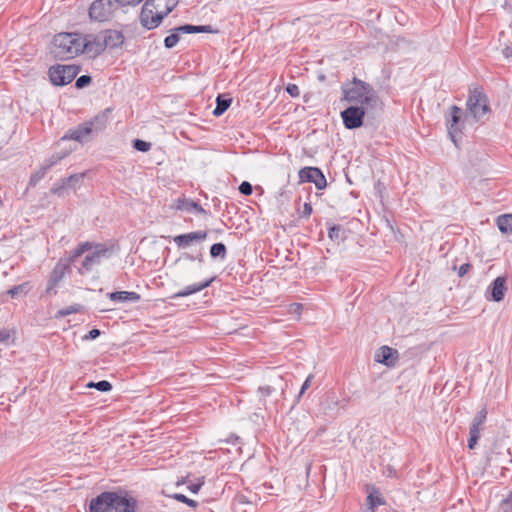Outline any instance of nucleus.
I'll use <instances>...</instances> for the list:
<instances>
[{"label": "nucleus", "instance_id": "obj_53", "mask_svg": "<svg viewBox=\"0 0 512 512\" xmlns=\"http://www.w3.org/2000/svg\"><path fill=\"white\" fill-rule=\"evenodd\" d=\"M183 257H184V259H186V260H189V261H195V255H192V254H189V253H184V254H183Z\"/></svg>", "mask_w": 512, "mask_h": 512}, {"label": "nucleus", "instance_id": "obj_47", "mask_svg": "<svg viewBox=\"0 0 512 512\" xmlns=\"http://www.w3.org/2000/svg\"><path fill=\"white\" fill-rule=\"evenodd\" d=\"M312 214V206L310 203L306 202L303 205V210L301 212V216L303 218H308Z\"/></svg>", "mask_w": 512, "mask_h": 512}, {"label": "nucleus", "instance_id": "obj_49", "mask_svg": "<svg viewBox=\"0 0 512 512\" xmlns=\"http://www.w3.org/2000/svg\"><path fill=\"white\" fill-rule=\"evenodd\" d=\"M472 268L471 264L469 263H464L462 264L460 267H459V270H458V275L459 277H463L464 275H466L469 270Z\"/></svg>", "mask_w": 512, "mask_h": 512}, {"label": "nucleus", "instance_id": "obj_31", "mask_svg": "<svg viewBox=\"0 0 512 512\" xmlns=\"http://www.w3.org/2000/svg\"><path fill=\"white\" fill-rule=\"evenodd\" d=\"M88 388H95L101 392H109L112 390V384L107 380H101L99 382H89L87 384Z\"/></svg>", "mask_w": 512, "mask_h": 512}, {"label": "nucleus", "instance_id": "obj_37", "mask_svg": "<svg viewBox=\"0 0 512 512\" xmlns=\"http://www.w3.org/2000/svg\"><path fill=\"white\" fill-rule=\"evenodd\" d=\"M91 81H92L91 76L81 75L80 77H78L76 79L75 86H76V88L81 89V88H84L87 85H89L91 83Z\"/></svg>", "mask_w": 512, "mask_h": 512}, {"label": "nucleus", "instance_id": "obj_2", "mask_svg": "<svg viewBox=\"0 0 512 512\" xmlns=\"http://www.w3.org/2000/svg\"><path fill=\"white\" fill-rule=\"evenodd\" d=\"M137 500L117 492H103L90 502V512H136Z\"/></svg>", "mask_w": 512, "mask_h": 512}, {"label": "nucleus", "instance_id": "obj_51", "mask_svg": "<svg viewBox=\"0 0 512 512\" xmlns=\"http://www.w3.org/2000/svg\"><path fill=\"white\" fill-rule=\"evenodd\" d=\"M10 332L6 329L0 330V343H6L10 339Z\"/></svg>", "mask_w": 512, "mask_h": 512}, {"label": "nucleus", "instance_id": "obj_33", "mask_svg": "<svg viewBox=\"0 0 512 512\" xmlns=\"http://www.w3.org/2000/svg\"><path fill=\"white\" fill-rule=\"evenodd\" d=\"M80 310H81V305L74 304V305H71L69 307L60 309L57 312V317H66L68 315H71V314H74V313H78V312H80Z\"/></svg>", "mask_w": 512, "mask_h": 512}, {"label": "nucleus", "instance_id": "obj_44", "mask_svg": "<svg viewBox=\"0 0 512 512\" xmlns=\"http://www.w3.org/2000/svg\"><path fill=\"white\" fill-rule=\"evenodd\" d=\"M142 1L143 0H114V2L120 6H136Z\"/></svg>", "mask_w": 512, "mask_h": 512}, {"label": "nucleus", "instance_id": "obj_5", "mask_svg": "<svg viewBox=\"0 0 512 512\" xmlns=\"http://www.w3.org/2000/svg\"><path fill=\"white\" fill-rule=\"evenodd\" d=\"M53 53L61 60L72 59L84 53L85 45L82 46V35L79 33L62 32L53 38Z\"/></svg>", "mask_w": 512, "mask_h": 512}, {"label": "nucleus", "instance_id": "obj_19", "mask_svg": "<svg viewBox=\"0 0 512 512\" xmlns=\"http://www.w3.org/2000/svg\"><path fill=\"white\" fill-rule=\"evenodd\" d=\"M375 360L388 367H393L398 360V351L388 346H382L376 352Z\"/></svg>", "mask_w": 512, "mask_h": 512}, {"label": "nucleus", "instance_id": "obj_6", "mask_svg": "<svg viewBox=\"0 0 512 512\" xmlns=\"http://www.w3.org/2000/svg\"><path fill=\"white\" fill-rule=\"evenodd\" d=\"M466 106L469 115H471L476 122L480 121L490 112L487 96L484 94L483 90L478 87L470 89Z\"/></svg>", "mask_w": 512, "mask_h": 512}, {"label": "nucleus", "instance_id": "obj_3", "mask_svg": "<svg viewBox=\"0 0 512 512\" xmlns=\"http://www.w3.org/2000/svg\"><path fill=\"white\" fill-rule=\"evenodd\" d=\"M178 3L179 0H146L139 15L140 24L147 30L159 27Z\"/></svg>", "mask_w": 512, "mask_h": 512}, {"label": "nucleus", "instance_id": "obj_21", "mask_svg": "<svg viewBox=\"0 0 512 512\" xmlns=\"http://www.w3.org/2000/svg\"><path fill=\"white\" fill-rule=\"evenodd\" d=\"M214 279L215 278L212 277L203 282L188 285L184 289L180 290L179 292L174 293L170 298L178 299V298L187 297L189 295L200 292V291L204 290L205 288L209 287L212 284V282L214 281Z\"/></svg>", "mask_w": 512, "mask_h": 512}, {"label": "nucleus", "instance_id": "obj_45", "mask_svg": "<svg viewBox=\"0 0 512 512\" xmlns=\"http://www.w3.org/2000/svg\"><path fill=\"white\" fill-rule=\"evenodd\" d=\"M482 426L483 425L476 424V423L472 422L471 426H470V429H469V434H473V435H476V436L480 437V431L482 429Z\"/></svg>", "mask_w": 512, "mask_h": 512}, {"label": "nucleus", "instance_id": "obj_32", "mask_svg": "<svg viewBox=\"0 0 512 512\" xmlns=\"http://www.w3.org/2000/svg\"><path fill=\"white\" fill-rule=\"evenodd\" d=\"M179 40H180V35L178 34V32L172 31V33L170 35L165 37V39H164V46L167 49H171V48H173V47H175L177 45Z\"/></svg>", "mask_w": 512, "mask_h": 512}, {"label": "nucleus", "instance_id": "obj_27", "mask_svg": "<svg viewBox=\"0 0 512 512\" xmlns=\"http://www.w3.org/2000/svg\"><path fill=\"white\" fill-rule=\"evenodd\" d=\"M499 230L505 234H512V214H502L496 219Z\"/></svg>", "mask_w": 512, "mask_h": 512}, {"label": "nucleus", "instance_id": "obj_41", "mask_svg": "<svg viewBox=\"0 0 512 512\" xmlns=\"http://www.w3.org/2000/svg\"><path fill=\"white\" fill-rule=\"evenodd\" d=\"M25 286H26V284L16 285V286L12 287L11 289H9L7 293L12 298H14V297H16L17 295H19L20 293H22L24 291Z\"/></svg>", "mask_w": 512, "mask_h": 512}, {"label": "nucleus", "instance_id": "obj_16", "mask_svg": "<svg viewBox=\"0 0 512 512\" xmlns=\"http://www.w3.org/2000/svg\"><path fill=\"white\" fill-rule=\"evenodd\" d=\"M506 291V278L504 276H498L489 285L487 289V298L495 302H500L504 299Z\"/></svg>", "mask_w": 512, "mask_h": 512}, {"label": "nucleus", "instance_id": "obj_7", "mask_svg": "<svg viewBox=\"0 0 512 512\" xmlns=\"http://www.w3.org/2000/svg\"><path fill=\"white\" fill-rule=\"evenodd\" d=\"M79 67L75 65H56L48 70L50 81L57 86H64L71 83L77 74Z\"/></svg>", "mask_w": 512, "mask_h": 512}, {"label": "nucleus", "instance_id": "obj_35", "mask_svg": "<svg viewBox=\"0 0 512 512\" xmlns=\"http://www.w3.org/2000/svg\"><path fill=\"white\" fill-rule=\"evenodd\" d=\"M133 148L140 152H147L151 149V143L141 139H135L133 141Z\"/></svg>", "mask_w": 512, "mask_h": 512}, {"label": "nucleus", "instance_id": "obj_29", "mask_svg": "<svg viewBox=\"0 0 512 512\" xmlns=\"http://www.w3.org/2000/svg\"><path fill=\"white\" fill-rule=\"evenodd\" d=\"M328 237L334 242H341L345 240V231L341 225H332L328 229Z\"/></svg>", "mask_w": 512, "mask_h": 512}, {"label": "nucleus", "instance_id": "obj_55", "mask_svg": "<svg viewBox=\"0 0 512 512\" xmlns=\"http://www.w3.org/2000/svg\"><path fill=\"white\" fill-rule=\"evenodd\" d=\"M295 306L297 307V309H301L302 308L301 304H295Z\"/></svg>", "mask_w": 512, "mask_h": 512}, {"label": "nucleus", "instance_id": "obj_54", "mask_svg": "<svg viewBox=\"0 0 512 512\" xmlns=\"http://www.w3.org/2000/svg\"><path fill=\"white\" fill-rule=\"evenodd\" d=\"M195 260H197L200 263L203 262V254L200 252L197 255H195Z\"/></svg>", "mask_w": 512, "mask_h": 512}, {"label": "nucleus", "instance_id": "obj_14", "mask_svg": "<svg viewBox=\"0 0 512 512\" xmlns=\"http://www.w3.org/2000/svg\"><path fill=\"white\" fill-rule=\"evenodd\" d=\"M65 157V155H61V154H54L52 155L51 157H49L48 159H46L43 164L41 165V167L31 175L30 179H29V185L34 187L38 184V182L44 178V176L46 175V173L54 166L56 165L57 163H59L63 158Z\"/></svg>", "mask_w": 512, "mask_h": 512}, {"label": "nucleus", "instance_id": "obj_13", "mask_svg": "<svg viewBox=\"0 0 512 512\" xmlns=\"http://www.w3.org/2000/svg\"><path fill=\"white\" fill-rule=\"evenodd\" d=\"M102 39L103 35H101V32L96 35L82 36V46L85 45L84 53L91 57H97L103 53L106 49Z\"/></svg>", "mask_w": 512, "mask_h": 512}, {"label": "nucleus", "instance_id": "obj_11", "mask_svg": "<svg viewBox=\"0 0 512 512\" xmlns=\"http://www.w3.org/2000/svg\"><path fill=\"white\" fill-rule=\"evenodd\" d=\"M299 179L300 182L313 183L319 190L327 186L326 178L318 167H304L300 169Z\"/></svg>", "mask_w": 512, "mask_h": 512}, {"label": "nucleus", "instance_id": "obj_26", "mask_svg": "<svg viewBox=\"0 0 512 512\" xmlns=\"http://www.w3.org/2000/svg\"><path fill=\"white\" fill-rule=\"evenodd\" d=\"M366 500L369 512H375V509L378 506L385 504L384 499L381 497L379 491L376 488L372 489Z\"/></svg>", "mask_w": 512, "mask_h": 512}, {"label": "nucleus", "instance_id": "obj_23", "mask_svg": "<svg viewBox=\"0 0 512 512\" xmlns=\"http://www.w3.org/2000/svg\"><path fill=\"white\" fill-rule=\"evenodd\" d=\"M111 112V108H106L89 121L88 124H91L92 131L99 132L104 130L108 124Z\"/></svg>", "mask_w": 512, "mask_h": 512}, {"label": "nucleus", "instance_id": "obj_1", "mask_svg": "<svg viewBox=\"0 0 512 512\" xmlns=\"http://www.w3.org/2000/svg\"><path fill=\"white\" fill-rule=\"evenodd\" d=\"M341 90L343 93L342 100L348 103L374 109L379 101L374 88L357 77H354L350 82L343 83Z\"/></svg>", "mask_w": 512, "mask_h": 512}, {"label": "nucleus", "instance_id": "obj_43", "mask_svg": "<svg viewBox=\"0 0 512 512\" xmlns=\"http://www.w3.org/2000/svg\"><path fill=\"white\" fill-rule=\"evenodd\" d=\"M204 485V477H202L201 479H199V481L197 483H194V484H190L188 486V489L196 494L199 492L200 488Z\"/></svg>", "mask_w": 512, "mask_h": 512}, {"label": "nucleus", "instance_id": "obj_46", "mask_svg": "<svg viewBox=\"0 0 512 512\" xmlns=\"http://www.w3.org/2000/svg\"><path fill=\"white\" fill-rule=\"evenodd\" d=\"M482 426L483 425L476 424V423L472 422L471 426H470V429H469V434H473V435H476V436L480 437V431L482 429Z\"/></svg>", "mask_w": 512, "mask_h": 512}, {"label": "nucleus", "instance_id": "obj_10", "mask_svg": "<svg viewBox=\"0 0 512 512\" xmlns=\"http://www.w3.org/2000/svg\"><path fill=\"white\" fill-rule=\"evenodd\" d=\"M69 269H70L69 262L63 263L60 261L54 266V268L49 276L48 282H47L45 295H47V296L56 295V293H57L56 287L63 280L64 276L69 271Z\"/></svg>", "mask_w": 512, "mask_h": 512}, {"label": "nucleus", "instance_id": "obj_17", "mask_svg": "<svg viewBox=\"0 0 512 512\" xmlns=\"http://www.w3.org/2000/svg\"><path fill=\"white\" fill-rule=\"evenodd\" d=\"M92 132L91 124L84 122L73 129H69L62 137V140H74L83 143Z\"/></svg>", "mask_w": 512, "mask_h": 512}, {"label": "nucleus", "instance_id": "obj_25", "mask_svg": "<svg viewBox=\"0 0 512 512\" xmlns=\"http://www.w3.org/2000/svg\"><path fill=\"white\" fill-rule=\"evenodd\" d=\"M171 31L178 32L180 35L181 33L184 34H191V33H211L212 27L210 25H191V24H185L182 26H178Z\"/></svg>", "mask_w": 512, "mask_h": 512}, {"label": "nucleus", "instance_id": "obj_22", "mask_svg": "<svg viewBox=\"0 0 512 512\" xmlns=\"http://www.w3.org/2000/svg\"><path fill=\"white\" fill-rule=\"evenodd\" d=\"M175 208L177 210L192 212L198 214H206V210L197 202L187 199V198H178L175 202Z\"/></svg>", "mask_w": 512, "mask_h": 512}, {"label": "nucleus", "instance_id": "obj_9", "mask_svg": "<svg viewBox=\"0 0 512 512\" xmlns=\"http://www.w3.org/2000/svg\"><path fill=\"white\" fill-rule=\"evenodd\" d=\"M462 110L456 105H452L449 108L448 113L446 114V123L448 128V133L451 140L456 144L457 137L462 133V124L461 121Z\"/></svg>", "mask_w": 512, "mask_h": 512}, {"label": "nucleus", "instance_id": "obj_34", "mask_svg": "<svg viewBox=\"0 0 512 512\" xmlns=\"http://www.w3.org/2000/svg\"><path fill=\"white\" fill-rule=\"evenodd\" d=\"M175 500L179 501V502H182V503H185L187 504L188 506L192 507V508H196L198 506V503L197 501L193 500V499H190L188 497H186L184 494H181V493H175L173 494L172 496Z\"/></svg>", "mask_w": 512, "mask_h": 512}, {"label": "nucleus", "instance_id": "obj_38", "mask_svg": "<svg viewBox=\"0 0 512 512\" xmlns=\"http://www.w3.org/2000/svg\"><path fill=\"white\" fill-rule=\"evenodd\" d=\"M503 512H512V490L508 493L506 498L501 501Z\"/></svg>", "mask_w": 512, "mask_h": 512}, {"label": "nucleus", "instance_id": "obj_28", "mask_svg": "<svg viewBox=\"0 0 512 512\" xmlns=\"http://www.w3.org/2000/svg\"><path fill=\"white\" fill-rule=\"evenodd\" d=\"M231 103V98L219 95L216 98V107L213 110V115L221 116L230 107Z\"/></svg>", "mask_w": 512, "mask_h": 512}, {"label": "nucleus", "instance_id": "obj_40", "mask_svg": "<svg viewBox=\"0 0 512 512\" xmlns=\"http://www.w3.org/2000/svg\"><path fill=\"white\" fill-rule=\"evenodd\" d=\"M286 91L291 97H298L300 95L299 87L296 84L289 83Z\"/></svg>", "mask_w": 512, "mask_h": 512}, {"label": "nucleus", "instance_id": "obj_24", "mask_svg": "<svg viewBox=\"0 0 512 512\" xmlns=\"http://www.w3.org/2000/svg\"><path fill=\"white\" fill-rule=\"evenodd\" d=\"M107 296L114 302H138L141 299L140 294L134 291H116L108 293Z\"/></svg>", "mask_w": 512, "mask_h": 512}, {"label": "nucleus", "instance_id": "obj_15", "mask_svg": "<svg viewBox=\"0 0 512 512\" xmlns=\"http://www.w3.org/2000/svg\"><path fill=\"white\" fill-rule=\"evenodd\" d=\"M207 236V231L198 230L186 234L177 235L173 238V241L179 249H184L193 243L204 241L207 238Z\"/></svg>", "mask_w": 512, "mask_h": 512}, {"label": "nucleus", "instance_id": "obj_48", "mask_svg": "<svg viewBox=\"0 0 512 512\" xmlns=\"http://www.w3.org/2000/svg\"><path fill=\"white\" fill-rule=\"evenodd\" d=\"M101 332L99 329H92L89 331V333L87 335L84 336V340H93V339H96L98 336H100Z\"/></svg>", "mask_w": 512, "mask_h": 512}, {"label": "nucleus", "instance_id": "obj_12", "mask_svg": "<svg viewBox=\"0 0 512 512\" xmlns=\"http://www.w3.org/2000/svg\"><path fill=\"white\" fill-rule=\"evenodd\" d=\"M113 2L110 0H95L89 7V16L92 20L104 22L109 19Z\"/></svg>", "mask_w": 512, "mask_h": 512}, {"label": "nucleus", "instance_id": "obj_18", "mask_svg": "<svg viewBox=\"0 0 512 512\" xmlns=\"http://www.w3.org/2000/svg\"><path fill=\"white\" fill-rule=\"evenodd\" d=\"M86 173H77L72 174L67 178L61 180V183L55 184L51 188V192L55 195L62 196L64 190L68 187L75 189L78 184H80L85 178Z\"/></svg>", "mask_w": 512, "mask_h": 512}, {"label": "nucleus", "instance_id": "obj_36", "mask_svg": "<svg viewBox=\"0 0 512 512\" xmlns=\"http://www.w3.org/2000/svg\"><path fill=\"white\" fill-rule=\"evenodd\" d=\"M488 411L486 407H483L473 418L472 422L480 425H484L486 419H487Z\"/></svg>", "mask_w": 512, "mask_h": 512}, {"label": "nucleus", "instance_id": "obj_50", "mask_svg": "<svg viewBox=\"0 0 512 512\" xmlns=\"http://www.w3.org/2000/svg\"><path fill=\"white\" fill-rule=\"evenodd\" d=\"M479 436H476V435H473V434H469V439H468V448L469 449H474L475 446L477 445V442L479 440Z\"/></svg>", "mask_w": 512, "mask_h": 512}, {"label": "nucleus", "instance_id": "obj_39", "mask_svg": "<svg viewBox=\"0 0 512 512\" xmlns=\"http://www.w3.org/2000/svg\"><path fill=\"white\" fill-rule=\"evenodd\" d=\"M238 190L241 194L245 195V196H249L252 194L253 192V187L251 185L250 182L248 181H243L239 187H238Z\"/></svg>", "mask_w": 512, "mask_h": 512}, {"label": "nucleus", "instance_id": "obj_30", "mask_svg": "<svg viewBox=\"0 0 512 512\" xmlns=\"http://www.w3.org/2000/svg\"><path fill=\"white\" fill-rule=\"evenodd\" d=\"M227 255V248L224 243H215L210 247V256L214 259L220 258L224 260Z\"/></svg>", "mask_w": 512, "mask_h": 512}, {"label": "nucleus", "instance_id": "obj_42", "mask_svg": "<svg viewBox=\"0 0 512 512\" xmlns=\"http://www.w3.org/2000/svg\"><path fill=\"white\" fill-rule=\"evenodd\" d=\"M274 391H275V389L269 385L260 386L258 388V392L261 394L262 398L270 396Z\"/></svg>", "mask_w": 512, "mask_h": 512}, {"label": "nucleus", "instance_id": "obj_52", "mask_svg": "<svg viewBox=\"0 0 512 512\" xmlns=\"http://www.w3.org/2000/svg\"><path fill=\"white\" fill-rule=\"evenodd\" d=\"M311 378L312 376H309L303 383L302 387H301V390L299 392V397H301L303 395V393L305 392L306 389L309 388L310 386V381H311Z\"/></svg>", "mask_w": 512, "mask_h": 512}, {"label": "nucleus", "instance_id": "obj_8", "mask_svg": "<svg viewBox=\"0 0 512 512\" xmlns=\"http://www.w3.org/2000/svg\"><path fill=\"white\" fill-rule=\"evenodd\" d=\"M366 107L351 105L341 112L344 126L349 129H357L363 125Z\"/></svg>", "mask_w": 512, "mask_h": 512}, {"label": "nucleus", "instance_id": "obj_20", "mask_svg": "<svg viewBox=\"0 0 512 512\" xmlns=\"http://www.w3.org/2000/svg\"><path fill=\"white\" fill-rule=\"evenodd\" d=\"M101 35H103V43L105 45V49H115L124 43V35L121 31L113 30V29H107L101 32Z\"/></svg>", "mask_w": 512, "mask_h": 512}, {"label": "nucleus", "instance_id": "obj_4", "mask_svg": "<svg viewBox=\"0 0 512 512\" xmlns=\"http://www.w3.org/2000/svg\"><path fill=\"white\" fill-rule=\"evenodd\" d=\"M90 252L87 254L79 268L80 274H85L101 263L103 257L106 256L108 249L105 245L94 242H83L79 244L73 251H71L68 262L74 263L80 256L84 253Z\"/></svg>", "mask_w": 512, "mask_h": 512}]
</instances>
